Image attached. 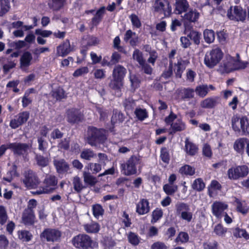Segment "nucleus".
I'll return each instance as SVG.
<instances>
[{
  "instance_id": "nucleus-40",
  "label": "nucleus",
  "mask_w": 249,
  "mask_h": 249,
  "mask_svg": "<svg viewBox=\"0 0 249 249\" xmlns=\"http://www.w3.org/2000/svg\"><path fill=\"white\" fill-rule=\"evenodd\" d=\"M179 172L181 175L193 176L195 173V169L189 165H185L180 168Z\"/></svg>"
},
{
  "instance_id": "nucleus-11",
  "label": "nucleus",
  "mask_w": 249,
  "mask_h": 249,
  "mask_svg": "<svg viewBox=\"0 0 249 249\" xmlns=\"http://www.w3.org/2000/svg\"><path fill=\"white\" fill-rule=\"evenodd\" d=\"M227 16L231 20L244 21L246 17V12L241 7L236 6L228 11Z\"/></svg>"
},
{
  "instance_id": "nucleus-52",
  "label": "nucleus",
  "mask_w": 249,
  "mask_h": 249,
  "mask_svg": "<svg viewBox=\"0 0 249 249\" xmlns=\"http://www.w3.org/2000/svg\"><path fill=\"white\" fill-rule=\"evenodd\" d=\"M129 18L133 27L136 28H141L142 26V23L138 16L133 14L129 16Z\"/></svg>"
},
{
  "instance_id": "nucleus-5",
  "label": "nucleus",
  "mask_w": 249,
  "mask_h": 249,
  "mask_svg": "<svg viewBox=\"0 0 249 249\" xmlns=\"http://www.w3.org/2000/svg\"><path fill=\"white\" fill-rule=\"evenodd\" d=\"M177 118V115L171 112L169 115L165 118V122L166 124H170L171 125L170 134H173L178 131H183L186 128V125L181 119H178L174 122Z\"/></svg>"
},
{
  "instance_id": "nucleus-4",
  "label": "nucleus",
  "mask_w": 249,
  "mask_h": 249,
  "mask_svg": "<svg viewBox=\"0 0 249 249\" xmlns=\"http://www.w3.org/2000/svg\"><path fill=\"white\" fill-rule=\"evenodd\" d=\"M88 135V142L91 146L102 142L106 139L105 130L95 127L89 128Z\"/></svg>"
},
{
  "instance_id": "nucleus-50",
  "label": "nucleus",
  "mask_w": 249,
  "mask_h": 249,
  "mask_svg": "<svg viewBox=\"0 0 249 249\" xmlns=\"http://www.w3.org/2000/svg\"><path fill=\"white\" fill-rule=\"evenodd\" d=\"M52 96L56 100H61L66 96L65 91L61 88H58L53 90Z\"/></svg>"
},
{
  "instance_id": "nucleus-34",
  "label": "nucleus",
  "mask_w": 249,
  "mask_h": 249,
  "mask_svg": "<svg viewBox=\"0 0 249 249\" xmlns=\"http://www.w3.org/2000/svg\"><path fill=\"white\" fill-rule=\"evenodd\" d=\"M96 154L89 149H85L81 153L80 157L84 160H90L92 159L95 158Z\"/></svg>"
},
{
  "instance_id": "nucleus-1",
  "label": "nucleus",
  "mask_w": 249,
  "mask_h": 249,
  "mask_svg": "<svg viewBox=\"0 0 249 249\" xmlns=\"http://www.w3.org/2000/svg\"><path fill=\"white\" fill-rule=\"evenodd\" d=\"M57 179L54 176H47L43 182V186L32 192L34 195L49 194L54 191L57 187Z\"/></svg>"
},
{
  "instance_id": "nucleus-28",
  "label": "nucleus",
  "mask_w": 249,
  "mask_h": 249,
  "mask_svg": "<svg viewBox=\"0 0 249 249\" xmlns=\"http://www.w3.org/2000/svg\"><path fill=\"white\" fill-rule=\"evenodd\" d=\"M183 17V18L190 22H195L198 18L199 13L196 10L192 9H190Z\"/></svg>"
},
{
  "instance_id": "nucleus-38",
  "label": "nucleus",
  "mask_w": 249,
  "mask_h": 249,
  "mask_svg": "<svg viewBox=\"0 0 249 249\" xmlns=\"http://www.w3.org/2000/svg\"><path fill=\"white\" fill-rule=\"evenodd\" d=\"M195 91L197 95L204 97L209 92V87L207 85H200L196 87Z\"/></svg>"
},
{
  "instance_id": "nucleus-30",
  "label": "nucleus",
  "mask_w": 249,
  "mask_h": 249,
  "mask_svg": "<svg viewBox=\"0 0 249 249\" xmlns=\"http://www.w3.org/2000/svg\"><path fill=\"white\" fill-rule=\"evenodd\" d=\"M247 140L246 139L240 138L237 140L234 143V149L238 153H243L244 147L247 144Z\"/></svg>"
},
{
  "instance_id": "nucleus-57",
  "label": "nucleus",
  "mask_w": 249,
  "mask_h": 249,
  "mask_svg": "<svg viewBox=\"0 0 249 249\" xmlns=\"http://www.w3.org/2000/svg\"><path fill=\"white\" fill-rule=\"evenodd\" d=\"M124 120L123 114L120 112L116 111L113 113L112 117L111 122L114 124L122 122Z\"/></svg>"
},
{
  "instance_id": "nucleus-12",
  "label": "nucleus",
  "mask_w": 249,
  "mask_h": 249,
  "mask_svg": "<svg viewBox=\"0 0 249 249\" xmlns=\"http://www.w3.org/2000/svg\"><path fill=\"white\" fill-rule=\"evenodd\" d=\"M23 182L27 188L33 189L36 187L39 183V181L36 174L31 171L25 174Z\"/></svg>"
},
{
  "instance_id": "nucleus-37",
  "label": "nucleus",
  "mask_w": 249,
  "mask_h": 249,
  "mask_svg": "<svg viewBox=\"0 0 249 249\" xmlns=\"http://www.w3.org/2000/svg\"><path fill=\"white\" fill-rule=\"evenodd\" d=\"M241 130L245 135L249 134V119L246 116L241 117Z\"/></svg>"
},
{
  "instance_id": "nucleus-44",
  "label": "nucleus",
  "mask_w": 249,
  "mask_h": 249,
  "mask_svg": "<svg viewBox=\"0 0 249 249\" xmlns=\"http://www.w3.org/2000/svg\"><path fill=\"white\" fill-rule=\"evenodd\" d=\"M203 36L205 41L208 43H212L215 38L214 32L212 30H205Z\"/></svg>"
},
{
  "instance_id": "nucleus-33",
  "label": "nucleus",
  "mask_w": 249,
  "mask_h": 249,
  "mask_svg": "<svg viewBox=\"0 0 249 249\" xmlns=\"http://www.w3.org/2000/svg\"><path fill=\"white\" fill-rule=\"evenodd\" d=\"M232 233L234 237L236 238H244L246 239H249V234L246 231L239 228H236L232 231Z\"/></svg>"
},
{
  "instance_id": "nucleus-42",
  "label": "nucleus",
  "mask_w": 249,
  "mask_h": 249,
  "mask_svg": "<svg viewBox=\"0 0 249 249\" xmlns=\"http://www.w3.org/2000/svg\"><path fill=\"white\" fill-rule=\"evenodd\" d=\"M92 210L94 216L97 219L99 218L100 216H102L104 212V210L102 206L98 204L93 205Z\"/></svg>"
},
{
  "instance_id": "nucleus-23",
  "label": "nucleus",
  "mask_w": 249,
  "mask_h": 249,
  "mask_svg": "<svg viewBox=\"0 0 249 249\" xmlns=\"http://www.w3.org/2000/svg\"><path fill=\"white\" fill-rule=\"evenodd\" d=\"M35 214L31 209H26L22 215V221L25 224H32L34 223Z\"/></svg>"
},
{
  "instance_id": "nucleus-47",
  "label": "nucleus",
  "mask_w": 249,
  "mask_h": 249,
  "mask_svg": "<svg viewBox=\"0 0 249 249\" xmlns=\"http://www.w3.org/2000/svg\"><path fill=\"white\" fill-rule=\"evenodd\" d=\"M237 209L242 213H246L249 209V204L245 201H237Z\"/></svg>"
},
{
  "instance_id": "nucleus-17",
  "label": "nucleus",
  "mask_w": 249,
  "mask_h": 249,
  "mask_svg": "<svg viewBox=\"0 0 249 249\" xmlns=\"http://www.w3.org/2000/svg\"><path fill=\"white\" fill-rule=\"evenodd\" d=\"M67 121L72 124L77 123L82 119V114L79 109L71 108L67 111Z\"/></svg>"
},
{
  "instance_id": "nucleus-29",
  "label": "nucleus",
  "mask_w": 249,
  "mask_h": 249,
  "mask_svg": "<svg viewBox=\"0 0 249 249\" xmlns=\"http://www.w3.org/2000/svg\"><path fill=\"white\" fill-rule=\"evenodd\" d=\"M85 231L88 233H97L100 229V226L95 222H91L83 226Z\"/></svg>"
},
{
  "instance_id": "nucleus-32",
  "label": "nucleus",
  "mask_w": 249,
  "mask_h": 249,
  "mask_svg": "<svg viewBox=\"0 0 249 249\" xmlns=\"http://www.w3.org/2000/svg\"><path fill=\"white\" fill-rule=\"evenodd\" d=\"M83 176L84 181L87 184L94 185L97 182L96 178L91 175L89 171H84L83 172Z\"/></svg>"
},
{
  "instance_id": "nucleus-59",
  "label": "nucleus",
  "mask_w": 249,
  "mask_h": 249,
  "mask_svg": "<svg viewBox=\"0 0 249 249\" xmlns=\"http://www.w3.org/2000/svg\"><path fill=\"white\" fill-rule=\"evenodd\" d=\"M160 157L164 162L166 163H169L170 160V156L168 150L166 148H162L160 150Z\"/></svg>"
},
{
  "instance_id": "nucleus-31",
  "label": "nucleus",
  "mask_w": 249,
  "mask_h": 249,
  "mask_svg": "<svg viewBox=\"0 0 249 249\" xmlns=\"http://www.w3.org/2000/svg\"><path fill=\"white\" fill-rule=\"evenodd\" d=\"M234 59L229 56L227 57L223 63L224 71L226 72H230L234 71L233 66L234 65Z\"/></svg>"
},
{
  "instance_id": "nucleus-16",
  "label": "nucleus",
  "mask_w": 249,
  "mask_h": 249,
  "mask_svg": "<svg viewBox=\"0 0 249 249\" xmlns=\"http://www.w3.org/2000/svg\"><path fill=\"white\" fill-rule=\"evenodd\" d=\"M9 148L14 154L18 155H23L29 149V145L26 143L14 142L9 143Z\"/></svg>"
},
{
  "instance_id": "nucleus-13",
  "label": "nucleus",
  "mask_w": 249,
  "mask_h": 249,
  "mask_svg": "<svg viewBox=\"0 0 249 249\" xmlns=\"http://www.w3.org/2000/svg\"><path fill=\"white\" fill-rule=\"evenodd\" d=\"M29 117V113L27 111L18 114L12 119L10 123V126L13 129H16L26 122Z\"/></svg>"
},
{
  "instance_id": "nucleus-14",
  "label": "nucleus",
  "mask_w": 249,
  "mask_h": 249,
  "mask_svg": "<svg viewBox=\"0 0 249 249\" xmlns=\"http://www.w3.org/2000/svg\"><path fill=\"white\" fill-rule=\"evenodd\" d=\"M228 208V205L223 202L215 201L212 205L213 214L217 218H221L225 213L224 211Z\"/></svg>"
},
{
  "instance_id": "nucleus-15",
  "label": "nucleus",
  "mask_w": 249,
  "mask_h": 249,
  "mask_svg": "<svg viewBox=\"0 0 249 249\" xmlns=\"http://www.w3.org/2000/svg\"><path fill=\"white\" fill-rule=\"evenodd\" d=\"M156 11H163L165 15H169L172 12V7L167 0H156L154 4Z\"/></svg>"
},
{
  "instance_id": "nucleus-48",
  "label": "nucleus",
  "mask_w": 249,
  "mask_h": 249,
  "mask_svg": "<svg viewBox=\"0 0 249 249\" xmlns=\"http://www.w3.org/2000/svg\"><path fill=\"white\" fill-rule=\"evenodd\" d=\"M105 8L104 7L100 8L96 12V15L92 19V23L97 25L101 21L103 15L105 13Z\"/></svg>"
},
{
  "instance_id": "nucleus-60",
  "label": "nucleus",
  "mask_w": 249,
  "mask_h": 249,
  "mask_svg": "<svg viewBox=\"0 0 249 249\" xmlns=\"http://www.w3.org/2000/svg\"><path fill=\"white\" fill-rule=\"evenodd\" d=\"M200 35L201 34L197 32L191 31L188 35V37H189L190 39L193 40L195 43L198 44L199 43Z\"/></svg>"
},
{
  "instance_id": "nucleus-64",
  "label": "nucleus",
  "mask_w": 249,
  "mask_h": 249,
  "mask_svg": "<svg viewBox=\"0 0 249 249\" xmlns=\"http://www.w3.org/2000/svg\"><path fill=\"white\" fill-rule=\"evenodd\" d=\"M89 72V68L87 67H83L77 69L73 73L74 77H78Z\"/></svg>"
},
{
  "instance_id": "nucleus-43",
  "label": "nucleus",
  "mask_w": 249,
  "mask_h": 249,
  "mask_svg": "<svg viewBox=\"0 0 249 249\" xmlns=\"http://www.w3.org/2000/svg\"><path fill=\"white\" fill-rule=\"evenodd\" d=\"M216 104V100L213 98H208L200 103V106L203 108H212Z\"/></svg>"
},
{
  "instance_id": "nucleus-61",
  "label": "nucleus",
  "mask_w": 249,
  "mask_h": 249,
  "mask_svg": "<svg viewBox=\"0 0 249 249\" xmlns=\"http://www.w3.org/2000/svg\"><path fill=\"white\" fill-rule=\"evenodd\" d=\"M234 71L244 69L247 67L248 62L241 61L234 59Z\"/></svg>"
},
{
  "instance_id": "nucleus-36",
  "label": "nucleus",
  "mask_w": 249,
  "mask_h": 249,
  "mask_svg": "<svg viewBox=\"0 0 249 249\" xmlns=\"http://www.w3.org/2000/svg\"><path fill=\"white\" fill-rule=\"evenodd\" d=\"M52 0V2L49 3L50 8L53 10L57 11L63 7L67 0Z\"/></svg>"
},
{
  "instance_id": "nucleus-46",
  "label": "nucleus",
  "mask_w": 249,
  "mask_h": 249,
  "mask_svg": "<svg viewBox=\"0 0 249 249\" xmlns=\"http://www.w3.org/2000/svg\"><path fill=\"white\" fill-rule=\"evenodd\" d=\"M181 96L183 100L192 98L194 96V90L190 88L184 89L181 91Z\"/></svg>"
},
{
  "instance_id": "nucleus-53",
  "label": "nucleus",
  "mask_w": 249,
  "mask_h": 249,
  "mask_svg": "<svg viewBox=\"0 0 249 249\" xmlns=\"http://www.w3.org/2000/svg\"><path fill=\"white\" fill-rule=\"evenodd\" d=\"M18 238L23 241L28 242L32 238V235L29 231H21L18 232Z\"/></svg>"
},
{
  "instance_id": "nucleus-54",
  "label": "nucleus",
  "mask_w": 249,
  "mask_h": 249,
  "mask_svg": "<svg viewBox=\"0 0 249 249\" xmlns=\"http://www.w3.org/2000/svg\"><path fill=\"white\" fill-rule=\"evenodd\" d=\"M72 183L74 189L77 192H80L84 188L80 178L77 176L74 177Z\"/></svg>"
},
{
  "instance_id": "nucleus-25",
  "label": "nucleus",
  "mask_w": 249,
  "mask_h": 249,
  "mask_svg": "<svg viewBox=\"0 0 249 249\" xmlns=\"http://www.w3.org/2000/svg\"><path fill=\"white\" fill-rule=\"evenodd\" d=\"M124 40L125 41H129L131 45L135 46L138 42V37L135 32H133L131 30H128L124 35Z\"/></svg>"
},
{
  "instance_id": "nucleus-6",
  "label": "nucleus",
  "mask_w": 249,
  "mask_h": 249,
  "mask_svg": "<svg viewBox=\"0 0 249 249\" xmlns=\"http://www.w3.org/2000/svg\"><path fill=\"white\" fill-rule=\"evenodd\" d=\"M72 244L76 248L88 249L92 247L93 241L88 235L86 234H79L73 237Z\"/></svg>"
},
{
  "instance_id": "nucleus-41",
  "label": "nucleus",
  "mask_w": 249,
  "mask_h": 249,
  "mask_svg": "<svg viewBox=\"0 0 249 249\" xmlns=\"http://www.w3.org/2000/svg\"><path fill=\"white\" fill-rule=\"evenodd\" d=\"M240 122H241V117L237 115H233L231 118V125L233 129L235 131L239 132L241 130Z\"/></svg>"
},
{
  "instance_id": "nucleus-27",
  "label": "nucleus",
  "mask_w": 249,
  "mask_h": 249,
  "mask_svg": "<svg viewBox=\"0 0 249 249\" xmlns=\"http://www.w3.org/2000/svg\"><path fill=\"white\" fill-rule=\"evenodd\" d=\"M185 68L186 66L184 62L181 61H178L177 63H175L174 65L173 64V70L178 78H181L182 73Z\"/></svg>"
},
{
  "instance_id": "nucleus-63",
  "label": "nucleus",
  "mask_w": 249,
  "mask_h": 249,
  "mask_svg": "<svg viewBox=\"0 0 249 249\" xmlns=\"http://www.w3.org/2000/svg\"><path fill=\"white\" fill-rule=\"evenodd\" d=\"M133 58L134 59L136 60L140 65L143 64L144 61L143 59L142 53L139 50H135L133 53Z\"/></svg>"
},
{
  "instance_id": "nucleus-51",
  "label": "nucleus",
  "mask_w": 249,
  "mask_h": 249,
  "mask_svg": "<svg viewBox=\"0 0 249 249\" xmlns=\"http://www.w3.org/2000/svg\"><path fill=\"white\" fill-rule=\"evenodd\" d=\"M127 238L129 242L133 245L137 246L140 243V238L134 232H129L127 235Z\"/></svg>"
},
{
  "instance_id": "nucleus-3",
  "label": "nucleus",
  "mask_w": 249,
  "mask_h": 249,
  "mask_svg": "<svg viewBox=\"0 0 249 249\" xmlns=\"http://www.w3.org/2000/svg\"><path fill=\"white\" fill-rule=\"evenodd\" d=\"M221 50L216 48L207 52L204 57V63L209 68H212L216 66L223 57Z\"/></svg>"
},
{
  "instance_id": "nucleus-8",
  "label": "nucleus",
  "mask_w": 249,
  "mask_h": 249,
  "mask_svg": "<svg viewBox=\"0 0 249 249\" xmlns=\"http://www.w3.org/2000/svg\"><path fill=\"white\" fill-rule=\"evenodd\" d=\"M140 163V159L136 156H131L125 163L121 164V171L126 176L134 175L137 172L136 165Z\"/></svg>"
},
{
  "instance_id": "nucleus-49",
  "label": "nucleus",
  "mask_w": 249,
  "mask_h": 249,
  "mask_svg": "<svg viewBox=\"0 0 249 249\" xmlns=\"http://www.w3.org/2000/svg\"><path fill=\"white\" fill-rule=\"evenodd\" d=\"M134 113L137 119L140 121H143L148 117V113L145 109L137 108Z\"/></svg>"
},
{
  "instance_id": "nucleus-26",
  "label": "nucleus",
  "mask_w": 249,
  "mask_h": 249,
  "mask_svg": "<svg viewBox=\"0 0 249 249\" xmlns=\"http://www.w3.org/2000/svg\"><path fill=\"white\" fill-rule=\"evenodd\" d=\"M185 150L187 154L193 156L195 155L198 150L196 145L189 141L188 138L185 140Z\"/></svg>"
},
{
  "instance_id": "nucleus-35",
  "label": "nucleus",
  "mask_w": 249,
  "mask_h": 249,
  "mask_svg": "<svg viewBox=\"0 0 249 249\" xmlns=\"http://www.w3.org/2000/svg\"><path fill=\"white\" fill-rule=\"evenodd\" d=\"M192 188L197 191H202L205 187V184L201 178L196 179L192 184Z\"/></svg>"
},
{
  "instance_id": "nucleus-18",
  "label": "nucleus",
  "mask_w": 249,
  "mask_h": 249,
  "mask_svg": "<svg viewBox=\"0 0 249 249\" xmlns=\"http://www.w3.org/2000/svg\"><path fill=\"white\" fill-rule=\"evenodd\" d=\"M150 210L149 203L146 199L141 198L136 204V212L140 215H144L148 213Z\"/></svg>"
},
{
  "instance_id": "nucleus-55",
  "label": "nucleus",
  "mask_w": 249,
  "mask_h": 249,
  "mask_svg": "<svg viewBox=\"0 0 249 249\" xmlns=\"http://www.w3.org/2000/svg\"><path fill=\"white\" fill-rule=\"evenodd\" d=\"M189 239V235L185 232H180L177 237L175 241L178 243H184L188 241Z\"/></svg>"
},
{
  "instance_id": "nucleus-10",
  "label": "nucleus",
  "mask_w": 249,
  "mask_h": 249,
  "mask_svg": "<svg viewBox=\"0 0 249 249\" xmlns=\"http://www.w3.org/2000/svg\"><path fill=\"white\" fill-rule=\"evenodd\" d=\"M61 232L59 231L53 229H45L40 234L42 240L45 239L47 242H57L61 237Z\"/></svg>"
},
{
  "instance_id": "nucleus-39",
  "label": "nucleus",
  "mask_w": 249,
  "mask_h": 249,
  "mask_svg": "<svg viewBox=\"0 0 249 249\" xmlns=\"http://www.w3.org/2000/svg\"><path fill=\"white\" fill-rule=\"evenodd\" d=\"M88 171L90 170L92 174H97L99 173L102 169L101 164L98 163H89L85 168Z\"/></svg>"
},
{
  "instance_id": "nucleus-58",
  "label": "nucleus",
  "mask_w": 249,
  "mask_h": 249,
  "mask_svg": "<svg viewBox=\"0 0 249 249\" xmlns=\"http://www.w3.org/2000/svg\"><path fill=\"white\" fill-rule=\"evenodd\" d=\"M227 228H224L220 224L216 225L214 228V232L218 236H224L227 232Z\"/></svg>"
},
{
  "instance_id": "nucleus-45",
  "label": "nucleus",
  "mask_w": 249,
  "mask_h": 249,
  "mask_svg": "<svg viewBox=\"0 0 249 249\" xmlns=\"http://www.w3.org/2000/svg\"><path fill=\"white\" fill-rule=\"evenodd\" d=\"M164 192L168 195L174 194L178 190L177 185L174 184H166L163 187Z\"/></svg>"
},
{
  "instance_id": "nucleus-2",
  "label": "nucleus",
  "mask_w": 249,
  "mask_h": 249,
  "mask_svg": "<svg viewBox=\"0 0 249 249\" xmlns=\"http://www.w3.org/2000/svg\"><path fill=\"white\" fill-rule=\"evenodd\" d=\"M126 73V69L121 65L116 66L113 70V79L111 81L109 86L114 89H120L123 86V80Z\"/></svg>"
},
{
  "instance_id": "nucleus-24",
  "label": "nucleus",
  "mask_w": 249,
  "mask_h": 249,
  "mask_svg": "<svg viewBox=\"0 0 249 249\" xmlns=\"http://www.w3.org/2000/svg\"><path fill=\"white\" fill-rule=\"evenodd\" d=\"M221 186L220 184L215 180H213L208 187V194L210 197L215 196L217 192L220 190Z\"/></svg>"
},
{
  "instance_id": "nucleus-21",
  "label": "nucleus",
  "mask_w": 249,
  "mask_h": 249,
  "mask_svg": "<svg viewBox=\"0 0 249 249\" xmlns=\"http://www.w3.org/2000/svg\"><path fill=\"white\" fill-rule=\"evenodd\" d=\"M174 11L177 14H181L187 11L189 4L187 0H175Z\"/></svg>"
},
{
  "instance_id": "nucleus-22",
  "label": "nucleus",
  "mask_w": 249,
  "mask_h": 249,
  "mask_svg": "<svg viewBox=\"0 0 249 249\" xmlns=\"http://www.w3.org/2000/svg\"><path fill=\"white\" fill-rule=\"evenodd\" d=\"M33 59L32 54L26 52L23 53L20 59V68L24 71L27 70L28 67L31 64V62Z\"/></svg>"
},
{
  "instance_id": "nucleus-7",
  "label": "nucleus",
  "mask_w": 249,
  "mask_h": 249,
  "mask_svg": "<svg viewBox=\"0 0 249 249\" xmlns=\"http://www.w3.org/2000/svg\"><path fill=\"white\" fill-rule=\"evenodd\" d=\"M177 214L187 222H190L193 218V213L191 211L189 206L186 203L178 202L176 204Z\"/></svg>"
},
{
  "instance_id": "nucleus-9",
  "label": "nucleus",
  "mask_w": 249,
  "mask_h": 249,
  "mask_svg": "<svg viewBox=\"0 0 249 249\" xmlns=\"http://www.w3.org/2000/svg\"><path fill=\"white\" fill-rule=\"evenodd\" d=\"M249 174V168L246 165H239L232 167L227 171L228 178L230 179L237 180L247 176Z\"/></svg>"
},
{
  "instance_id": "nucleus-62",
  "label": "nucleus",
  "mask_w": 249,
  "mask_h": 249,
  "mask_svg": "<svg viewBox=\"0 0 249 249\" xmlns=\"http://www.w3.org/2000/svg\"><path fill=\"white\" fill-rule=\"evenodd\" d=\"M163 215L162 211L160 209L157 208L152 213L153 219L152 222H156L160 219Z\"/></svg>"
},
{
  "instance_id": "nucleus-20",
  "label": "nucleus",
  "mask_w": 249,
  "mask_h": 249,
  "mask_svg": "<svg viewBox=\"0 0 249 249\" xmlns=\"http://www.w3.org/2000/svg\"><path fill=\"white\" fill-rule=\"evenodd\" d=\"M53 164L59 174L66 173L70 169L69 164L64 159H54Z\"/></svg>"
},
{
  "instance_id": "nucleus-56",
  "label": "nucleus",
  "mask_w": 249,
  "mask_h": 249,
  "mask_svg": "<svg viewBox=\"0 0 249 249\" xmlns=\"http://www.w3.org/2000/svg\"><path fill=\"white\" fill-rule=\"evenodd\" d=\"M34 91V89H30L25 92L22 100V105L24 107H27L31 103V99L29 97V96L31 93H33Z\"/></svg>"
},
{
  "instance_id": "nucleus-19",
  "label": "nucleus",
  "mask_w": 249,
  "mask_h": 249,
  "mask_svg": "<svg viewBox=\"0 0 249 249\" xmlns=\"http://www.w3.org/2000/svg\"><path fill=\"white\" fill-rule=\"evenodd\" d=\"M72 50L70 41L66 40L57 47L56 54L58 56L64 57L68 55Z\"/></svg>"
}]
</instances>
